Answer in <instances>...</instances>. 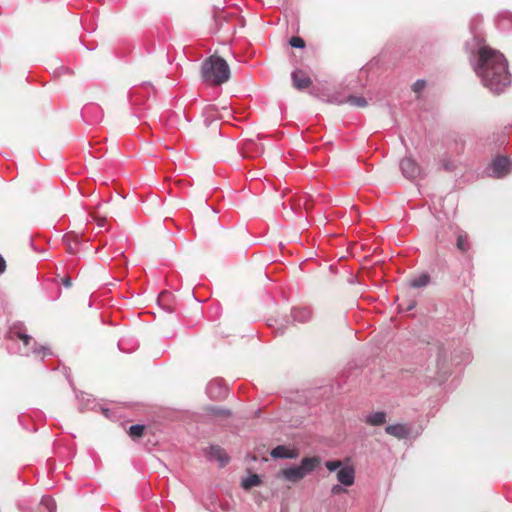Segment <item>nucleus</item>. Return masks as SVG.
<instances>
[{
	"instance_id": "1",
	"label": "nucleus",
	"mask_w": 512,
	"mask_h": 512,
	"mask_svg": "<svg viewBox=\"0 0 512 512\" xmlns=\"http://www.w3.org/2000/svg\"><path fill=\"white\" fill-rule=\"evenodd\" d=\"M474 71L483 85L495 94H500L511 84L505 56L488 46L479 48Z\"/></svg>"
},
{
	"instance_id": "2",
	"label": "nucleus",
	"mask_w": 512,
	"mask_h": 512,
	"mask_svg": "<svg viewBox=\"0 0 512 512\" xmlns=\"http://www.w3.org/2000/svg\"><path fill=\"white\" fill-rule=\"evenodd\" d=\"M201 74L204 82L221 85L229 80L230 68L223 58L210 56L202 63Z\"/></svg>"
},
{
	"instance_id": "3",
	"label": "nucleus",
	"mask_w": 512,
	"mask_h": 512,
	"mask_svg": "<svg viewBox=\"0 0 512 512\" xmlns=\"http://www.w3.org/2000/svg\"><path fill=\"white\" fill-rule=\"evenodd\" d=\"M10 338L18 339L22 342V345L19 346V353L23 356L42 354L43 357H45L52 354L48 347L38 345L33 337L28 335L25 331L18 330L16 327L11 329Z\"/></svg>"
},
{
	"instance_id": "4",
	"label": "nucleus",
	"mask_w": 512,
	"mask_h": 512,
	"mask_svg": "<svg viewBox=\"0 0 512 512\" xmlns=\"http://www.w3.org/2000/svg\"><path fill=\"white\" fill-rule=\"evenodd\" d=\"M318 464V457H305L302 459L299 466H290L283 469L281 476L290 482L296 483L314 471Z\"/></svg>"
},
{
	"instance_id": "5",
	"label": "nucleus",
	"mask_w": 512,
	"mask_h": 512,
	"mask_svg": "<svg viewBox=\"0 0 512 512\" xmlns=\"http://www.w3.org/2000/svg\"><path fill=\"white\" fill-rule=\"evenodd\" d=\"M399 167L402 175L408 180H415L422 173L421 167L412 157L403 158L399 163Z\"/></svg>"
},
{
	"instance_id": "6",
	"label": "nucleus",
	"mask_w": 512,
	"mask_h": 512,
	"mask_svg": "<svg viewBox=\"0 0 512 512\" xmlns=\"http://www.w3.org/2000/svg\"><path fill=\"white\" fill-rule=\"evenodd\" d=\"M491 176L495 178H502L510 173L512 169V162L505 156L496 157L491 164Z\"/></svg>"
},
{
	"instance_id": "7",
	"label": "nucleus",
	"mask_w": 512,
	"mask_h": 512,
	"mask_svg": "<svg viewBox=\"0 0 512 512\" xmlns=\"http://www.w3.org/2000/svg\"><path fill=\"white\" fill-rule=\"evenodd\" d=\"M206 393L211 399H221L227 395V387L222 380L214 379L207 384Z\"/></svg>"
},
{
	"instance_id": "8",
	"label": "nucleus",
	"mask_w": 512,
	"mask_h": 512,
	"mask_svg": "<svg viewBox=\"0 0 512 512\" xmlns=\"http://www.w3.org/2000/svg\"><path fill=\"white\" fill-rule=\"evenodd\" d=\"M291 79L293 86L298 90L306 89L312 84L311 78L301 69H295L291 73Z\"/></svg>"
},
{
	"instance_id": "9",
	"label": "nucleus",
	"mask_w": 512,
	"mask_h": 512,
	"mask_svg": "<svg viewBox=\"0 0 512 512\" xmlns=\"http://www.w3.org/2000/svg\"><path fill=\"white\" fill-rule=\"evenodd\" d=\"M81 114L90 124H94L102 119V109L96 104L85 105Z\"/></svg>"
},
{
	"instance_id": "10",
	"label": "nucleus",
	"mask_w": 512,
	"mask_h": 512,
	"mask_svg": "<svg viewBox=\"0 0 512 512\" xmlns=\"http://www.w3.org/2000/svg\"><path fill=\"white\" fill-rule=\"evenodd\" d=\"M206 456L209 460L218 461L221 467L225 466L229 461L225 451L217 445H211L208 447L206 450Z\"/></svg>"
},
{
	"instance_id": "11",
	"label": "nucleus",
	"mask_w": 512,
	"mask_h": 512,
	"mask_svg": "<svg viewBox=\"0 0 512 512\" xmlns=\"http://www.w3.org/2000/svg\"><path fill=\"white\" fill-rule=\"evenodd\" d=\"M337 480L344 486H351L355 480V472L352 467L344 466L337 471Z\"/></svg>"
},
{
	"instance_id": "12",
	"label": "nucleus",
	"mask_w": 512,
	"mask_h": 512,
	"mask_svg": "<svg viewBox=\"0 0 512 512\" xmlns=\"http://www.w3.org/2000/svg\"><path fill=\"white\" fill-rule=\"evenodd\" d=\"M385 432L398 439H405L409 436L410 429L405 424H393L386 426Z\"/></svg>"
},
{
	"instance_id": "13",
	"label": "nucleus",
	"mask_w": 512,
	"mask_h": 512,
	"mask_svg": "<svg viewBox=\"0 0 512 512\" xmlns=\"http://www.w3.org/2000/svg\"><path fill=\"white\" fill-rule=\"evenodd\" d=\"M291 317L294 322L306 323L312 317V311L309 307H297L291 310Z\"/></svg>"
},
{
	"instance_id": "14",
	"label": "nucleus",
	"mask_w": 512,
	"mask_h": 512,
	"mask_svg": "<svg viewBox=\"0 0 512 512\" xmlns=\"http://www.w3.org/2000/svg\"><path fill=\"white\" fill-rule=\"evenodd\" d=\"M387 414L384 411H376L365 416L364 422L369 426H382L386 423Z\"/></svg>"
},
{
	"instance_id": "15",
	"label": "nucleus",
	"mask_w": 512,
	"mask_h": 512,
	"mask_svg": "<svg viewBox=\"0 0 512 512\" xmlns=\"http://www.w3.org/2000/svg\"><path fill=\"white\" fill-rule=\"evenodd\" d=\"M270 455L274 459H292L296 457V453L284 445H278L273 448Z\"/></svg>"
},
{
	"instance_id": "16",
	"label": "nucleus",
	"mask_w": 512,
	"mask_h": 512,
	"mask_svg": "<svg viewBox=\"0 0 512 512\" xmlns=\"http://www.w3.org/2000/svg\"><path fill=\"white\" fill-rule=\"evenodd\" d=\"M430 280V275L424 272L411 277L409 280V286L415 289L424 288L429 285Z\"/></svg>"
},
{
	"instance_id": "17",
	"label": "nucleus",
	"mask_w": 512,
	"mask_h": 512,
	"mask_svg": "<svg viewBox=\"0 0 512 512\" xmlns=\"http://www.w3.org/2000/svg\"><path fill=\"white\" fill-rule=\"evenodd\" d=\"M497 27L499 30L506 32L512 29V13L503 12L497 18Z\"/></svg>"
},
{
	"instance_id": "18",
	"label": "nucleus",
	"mask_w": 512,
	"mask_h": 512,
	"mask_svg": "<svg viewBox=\"0 0 512 512\" xmlns=\"http://www.w3.org/2000/svg\"><path fill=\"white\" fill-rule=\"evenodd\" d=\"M40 512H56V503L50 496H43L40 502Z\"/></svg>"
},
{
	"instance_id": "19",
	"label": "nucleus",
	"mask_w": 512,
	"mask_h": 512,
	"mask_svg": "<svg viewBox=\"0 0 512 512\" xmlns=\"http://www.w3.org/2000/svg\"><path fill=\"white\" fill-rule=\"evenodd\" d=\"M337 103L338 104L349 103L352 106L365 107L367 105V100L361 96L350 95L345 100L337 101Z\"/></svg>"
},
{
	"instance_id": "20",
	"label": "nucleus",
	"mask_w": 512,
	"mask_h": 512,
	"mask_svg": "<svg viewBox=\"0 0 512 512\" xmlns=\"http://www.w3.org/2000/svg\"><path fill=\"white\" fill-rule=\"evenodd\" d=\"M63 241L67 244V251L75 254L78 246V237L76 235L67 234L63 237Z\"/></svg>"
},
{
	"instance_id": "21",
	"label": "nucleus",
	"mask_w": 512,
	"mask_h": 512,
	"mask_svg": "<svg viewBox=\"0 0 512 512\" xmlns=\"http://www.w3.org/2000/svg\"><path fill=\"white\" fill-rule=\"evenodd\" d=\"M260 483V477L257 474H252L242 480L241 486L243 489L248 490L251 489L252 487L258 486Z\"/></svg>"
},
{
	"instance_id": "22",
	"label": "nucleus",
	"mask_w": 512,
	"mask_h": 512,
	"mask_svg": "<svg viewBox=\"0 0 512 512\" xmlns=\"http://www.w3.org/2000/svg\"><path fill=\"white\" fill-rule=\"evenodd\" d=\"M457 248L461 251V252H467L470 248V244H469V240H468V235L466 233H459L458 236H457Z\"/></svg>"
},
{
	"instance_id": "23",
	"label": "nucleus",
	"mask_w": 512,
	"mask_h": 512,
	"mask_svg": "<svg viewBox=\"0 0 512 512\" xmlns=\"http://www.w3.org/2000/svg\"><path fill=\"white\" fill-rule=\"evenodd\" d=\"M80 401V410L84 409H93L94 408V400L91 398L88 394H81V397H79Z\"/></svg>"
},
{
	"instance_id": "24",
	"label": "nucleus",
	"mask_w": 512,
	"mask_h": 512,
	"mask_svg": "<svg viewBox=\"0 0 512 512\" xmlns=\"http://www.w3.org/2000/svg\"><path fill=\"white\" fill-rule=\"evenodd\" d=\"M447 360H448L447 351L443 347H440L438 350V356H437V366L440 370L444 369Z\"/></svg>"
},
{
	"instance_id": "25",
	"label": "nucleus",
	"mask_w": 512,
	"mask_h": 512,
	"mask_svg": "<svg viewBox=\"0 0 512 512\" xmlns=\"http://www.w3.org/2000/svg\"><path fill=\"white\" fill-rule=\"evenodd\" d=\"M204 114L206 115L205 123L207 125H209V123L207 122L208 121V117H211V118L222 117V115L219 114L218 109L215 106H212V105L211 106H207L205 108Z\"/></svg>"
},
{
	"instance_id": "26",
	"label": "nucleus",
	"mask_w": 512,
	"mask_h": 512,
	"mask_svg": "<svg viewBox=\"0 0 512 512\" xmlns=\"http://www.w3.org/2000/svg\"><path fill=\"white\" fill-rule=\"evenodd\" d=\"M144 428L145 427L143 425H141V424L132 425L129 428V435L132 438H139V437H141L143 435Z\"/></svg>"
},
{
	"instance_id": "27",
	"label": "nucleus",
	"mask_w": 512,
	"mask_h": 512,
	"mask_svg": "<svg viewBox=\"0 0 512 512\" xmlns=\"http://www.w3.org/2000/svg\"><path fill=\"white\" fill-rule=\"evenodd\" d=\"M274 323L275 324H269V325L275 329V332L277 334L281 335L285 331V328H286V326L288 324V320L283 319L281 322H279L278 320H274Z\"/></svg>"
},
{
	"instance_id": "28",
	"label": "nucleus",
	"mask_w": 512,
	"mask_h": 512,
	"mask_svg": "<svg viewBox=\"0 0 512 512\" xmlns=\"http://www.w3.org/2000/svg\"><path fill=\"white\" fill-rule=\"evenodd\" d=\"M289 44L294 48H304L305 42L302 38L294 36L290 39Z\"/></svg>"
},
{
	"instance_id": "29",
	"label": "nucleus",
	"mask_w": 512,
	"mask_h": 512,
	"mask_svg": "<svg viewBox=\"0 0 512 512\" xmlns=\"http://www.w3.org/2000/svg\"><path fill=\"white\" fill-rule=\"evenodd\" d=\"M209 411L211 412V414L216 415V416H229L230 415L229 410L222 409L219 407H210Z\"/></svg>"
},
{
	"instance_id": "30",
	"label": "nucleus",
	"mask_w": 512,
	"mask_h": 512,
	"mask_svg": "<svg viewBox=\"0 0 512 512\" xmlns=\"http://www.w3.org/2000/svg\"><path fill=\"white\" fill-rule=\"evenodd\" d=\"M325 465L329 471H336L342 467V462L341 461H327Z\"/></svg>"
},
{
	"instance_id": "31",
	"label": "nucleus",
	"mask_w": 512,
	"mask_h": 512,
	"mask_svg": "<svg viewBox=\"0 0 512 512\" xmlns=\"http://www.w3.org/2000/svg\"><path fill=\"white\" fill-rule=\"evenodd\" d=\"M425 81L424 80H417L414 84H413V90L416 92V93H419L420 91H422L425 87Z\"/></svg>"
},
{
	"instance_id": "32",
	"label": "nucleus",
	"mask_w": 512,
	"mask_h": 512,
	"mask_svg": "<svg viewBox=\"0 0 512 512\" xmlns=\"http://www.w3.org/2000/svg\"><path fill=\"white\" fill-rule=\"evenodd\" d=\"M345 488H343L341 485L336 484L331 488V493L334 495L340 494L342 492H345Z\"/></svg>"
},
{
	"instance_id": "33",
	"label": "nucleus",
	"mask_w": 512,
	"mask_h": 512,
	"mask_svg": "<svg viewBox=\"0 0 512 512\" xmlns=\"http://www.w3.org/2000/svg\"><path fill=\"white\" fill-rule=\"evenodd\" d=\"M442 167L447 171H451L454 169L453 163L450 162L449 160H442Z\"/></svg>"
},
{
	"instance_id": "34",
	"label": "nucleus",
	"mask_w": 512,
	"mask_h": 512,
	"mask_svg": "<svg viewBox=\"0 0 512 512\" xmlns=\"http://www.w3.org/2000/svg\"><path fill=\"white\" fill-rule=\"evenodd\" d=\"M62 285L66 288H70L72 286V280L70 277H65L62 279Z\"/></svg>"
},
{
	"instance_id": "35",
	"label": "nucleus",
	"mask_w": 512,
	"mask_h": 512,
	"mask_svg": "<svg viewBox=\"0 0 512 512\" xmlns=\"http://www.w3.org/2000/svg\"><path fill=\"white\" fill-rule=\"evenodd\" d=\"M6 269V262L4 258L0 255V274H2Z\"/></svg>"
},
{
	"instance_id": "36",
	"label": "nucleus",
	"mask_w": 512,
	"mask_h": 512,
	"mask_svg": "<svg viewBox=\"0 0 512 512\" xmlns=\"http://www.w3.org/2000/svg\"><path fill=\"white\" fill-rule=\"evenodd\" d=\"M102 412L104 413V415H105L107 418H110V411H109V409L102 408Z\"/></svg>"
},
{
	"instance_id": "37",
	"label": "nucleus",
	"mask_w": 512,
	"mask_h": 512,
	"mask_svg": "<svg viewBox=\"0 0 512 512\" xmlns=\"http://www.w3.org/2000/svg\"><path fill=\"white\" fill-rule=\"evenodd\" d=\"M123 345H124V341H123V340H120V341L118 342V347H119V349H120V350L125 351V349H124V346H123Z\"/></svg>"
},
{
	"instance_id": "38",
	"label": "nucleus",
	"mask_w": 512,
	"mask_h": 512,
	"mask_svg": "<svg viewBox=\"0 0 512 512\" xmlns=\"http://www.w3.org/2000/svg\"><path fill=\"white\" fill-rule=\"evenodd\" d=\"M464 360H465L466 362L470 361V354H469V352H466V353L464 354Z\"/></svg>"
},
{
	"instance_id": "39",
	"label": "nucleus",
	"mask_w": 512,
	"mask_h": 512,
	"mask_svg": "<svg viewBox=\"0 0 512 512\" xmlns=\"http://www.w3.org/2000/svg\"><path fill=\"white\" fill-rule=\"evenodd\" d=\"M414 307H415V303L413 302V303H411V304L408 306V308H407V309H408V310H412Z\"/></svg>"
}]
</instances>
